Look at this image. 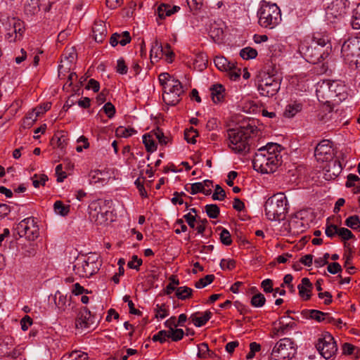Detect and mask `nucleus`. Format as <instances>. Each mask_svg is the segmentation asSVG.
Masks as SVG:
<instances>
[{
    "mask_svg": "<svg viewBox=\"0 0 360 360\" xmlns=\"http://www.w3.org/2000/svg\"><path fill=\"white\" fill-rule=\"evenodd\" d=\"M281 146L276 143H269L259 148L252 160L254 169L262 174L274 172L282 163Z\"/></svg>",
    "mask_w": 360,
    "mask_h": 360,
    "instance_id": "1",
    "label": "nucleus"
},
{
    "mask_svg": "<svg viewBox=\"0 0 360 360\" xmlns=\"http://www.w3.org/2000/svg\"><path fill=\"white\" fill-rule=\"evenodd\" d=\"M255 133H257V128L250 124L229 129L228 131L229 148L235 153L244 155L248 153L250 148V139Z\"/></svg>",
    "mask_w": 360,
    "mask_h": 360,
    "instance_id": "2",
    "label": "nucleus"
},
{
    "mask_svg": "<svg viewBox=\"0 0 360 360\" xmlns=\"http://www.w3.org/2000/svg\"><path fill=\"white\" fill-rule=\"evenodd\" d=\"M159 81L163 87L162 99L164 102L169 105H176L184 93L180 81L167 72L161 73L159 75Z\"/></svg>",
    "mask_w": 360,
    "mask_h": 360,
    "instance_id": "3",
    "label": "nucleus"
},
{
    "mask_svg": "<svg viewBox=\"0 0 360 360\" xmlns=\"http://www.w3.org/2000/svg\"><path fill=\"white\" fill-rule=\"evenodd\" d=\"M258 23L264 27L274 29L281 22V12L276 4L264 0L260 2L257 11Z\"/></svg>",
    "mask_w": 360,
    "mask_h": 360,
    "instance_id": "4",
    "label": "nucleus"
},
{
    "mask_svg": "<svg viewBox=\"0 0 360 360\" xmlns=\"http://www.w3.org/2000/svg\"><path fill=\"white\" fill-rule=\"evenodd\" d=\"M265 214L271 221L285 219L288 210V200L283 193H278L267 199L264 205Z\"/></svg>",
    "mask_w": 360,
    "mask_h": 360,
    "instance_id": "5",
    "label": "nucleus"
},
{
    "mask_svg": "<svg viewBox=\"0 0 360 360\" xmlns=\"http://www.w3.org/2000/svg\"><path fill=\"white\" fill-rule=\"evenodd\" d=\"M101 266V262L96 254H89L77 258L73 266L75 274L80 277L89 278L96 274Z\"/></svg>",
    "mask_w": 360,
    "mask_h": 360,
    "instance_id": "6",
    "label": "nucleus"
},
{
    "mask_svg": "<svg viewBox=\"0 0 360 360\" xmlns=\"http://www.w3.org/2000/svg\"><path fill=\"white\" fill-rule=\"evenodd\" d=\"M89 214L91 221L98 225H105L112 221L110 202L104 200H97L89 205Z\"/></svg>",
    "mask_w": 360,
    "mask_h": 360,
    "instance_id": "7",
    "label": "nucleus"
},
{
    "mask_svg": "<svg viewBox=\"0 0 360 360\" xmlns=\"http://www.w3.org/2000/svg\"><path fill=\"white\" fill-rule=\"evenodd\" d=\"M342 56L352 69L360 67V37H354L345 41L341 49Z\"/></svg>",
    "mask_w": 360,
    "mask_h": 360,
    "instance_id": "8",
    "label": "nucleus"
},
{
    "mask_svg": "<svg viewBox=\"0 0 360 360\" xmlns=\"http://www.w3.org/2000/svg\"><path fill=\"white\" fill-rule=\"evenodd\" d=\"M295 353L294 342L290 338H284L276 342L271 354L274 360H289Z\"/></svg>",
    "mask_w": 360,
    "mask_h": 360,
    "instance_id": "9",
    "label": "nucleus"
},
{
    "mask_svg": "<svg viewBox=\"0 0 360 360\" xmlns=\"http://www.w3.org/2000/svg\"><path fill=\"white\" fill-rule=\"evenodd\" d=\"M281 79L269 73H264L258 84V90L262 96L272 97L275 96L281 88Z\"/></svg>",
    "mask_w": 360,
    "mask_h": 360,
    "instance_id": "10",
    "label": "nucleus"
},
{
    "mask_svg": "<svg viewBox=\"0 0 360 360\" xmlns=\"http://www.w3.org/2000/svg\"><path fill=\"white\" fill-rule=\"evenodd\" d=\"M15 230L20 237H25L30 241H34L39 235V229L33 217H27L20 221Z\"/></svg>",
    "mask_w": 360,
    "mask_h": 360,
    "instance_id": "11",
    "label": "nucleus"
},
{
    "mask_svg": "<svg viewBox=\"0 0 360 360\" xmlns=\"http://www.w3.org/2000/svg\"><path fill=\"white\" fill-rule=\"evenodd\" d=\"M316 347L321 355L326 359L331 358L338 351L336 342L329 333L323 334L321 338H319Z\"/></svg>",
    "mask_w": 360,
    "mask_h": 360,
    "instance_id": "12",
    "label": "nucleus"
},
{
    "mask_svg": "<svg viewBox=\"0 0 360 360\" xmlns=\"http://www.w3.org/2000/svg\"><path fill=\"white\" fill-rule=\"evenodd\" d=\"M6 38L9 42H15L22 39L25 32L24 22L18 19L13 18L9 21Z\"/></svg>",
    "mask_w": 360,
    "mask_h": 360,
    "instance_id": "13",
    "label": "nucleus"
},
{
    "mask_svg": "<svg viewBox=\"0 0 360 360\" xmlns=\"http://www.w3.org/2000/svg\"><path fill=\"white\" fill-rule=\"evenodd\" d=\"M333 149L328 140L321 141L316 147L314 156L319 162H328L333 158Z\"/></svg>",
    "mask_w": 360,
    "mask_h": 360,
    "instance_id": "14",
    "label": "nucleus"
},
{
    "mask_svg": "<svg viewBox=\"0 0 360 360\" xmlns=\"http://www.w3.org/2000/svg\"><path fill=\"white\" fill-rule=\"evenodd\" d=\"M349 6L348 0H334L326 11L327 18L330 19L343 17L347 13Z\"/></svg>",
    "mask_w": 360,
    "mask_h": 360,
    "instance_id": "15",
    "label": "nucleus"
},
{
    "mask_svg": "<svg viewBox=\"0 0 360 360\" xmlns=\"http://www.w3.org/2000/svg\"><path fill=\"white\" fill-rule=\"evenodd\" d=\"M300 52L303 55L305 60L310 63H319L323 59V53L315 45L309 46L307 44L303 43L300 46Z\"/></svg>",
    "mask_w": 360,
    "mask_h": 360,
    "instance_id": "16",
    "label": "nucleus"
},
{
    "mask_svg": "<svg viewBox=\"0 0 360 360\" xmlns=\"http://www.w3.org/2000/svg\"><path fill=\"white\" fill-rule=\"evenodd\" d=\"M93 323V316H91L90 311L88 310L87 308L84 307L78 313L75 322L76 327L82 329L86 328Z\"/></svg>",
    "mask_w": 360,
    "mask_h": 360,
    "instance_id": "17",
    "label": "nucleus"
},
{
    "mask_svg": "<svg viewBox=\"0 0 360 360\" xmlns=\"http://www.w3.org/2000/svg\"><path fill=\"white\" fill-rule=\"evenodd\" d=\"M342 169L341 163L340 161L335 160L330 162L324 172V178L326 180L335 179L341 173Z\"/></svg>",
    "mask_w": 360,
    "mask_h": 360,
    "instance_id": "18",
    "label": "nucleus"
},
{
    "mask_svg": "<svg viewBox=\"0 0 360 360\" xmlns=\"http://www.w3.org/2000/svg\"><path fill=\"white\" fill-rule=\"evenodd\" d=\"M205 186H212V181L210 180H205L202 182H197L191 185L190 189L186 188V190L189 191L192 195L198 193H202L206 195L212 193V189H206Z\"/></svg>",
    "mask_w": 360,
    "mask_h": 360,
    "instance_id": "19",
    "label": "nucleus"
},
{
    "mask_svg": "<svg viewBox=\"0 0 360 360\" xmlns=\"http://www.w3.org/2000/svg\"><path fill=\"white\" fill-rule=\"evenodd\" d=\"M329 82L323 80L321 82L318 83L316 93L318 99L321 102H328V99L330 98V86Z\"/></svg>",
    "mask_w": 360,
    "mask_h": 360,
    "instance_id": "20",
    "label": "nucleus"
},
{
    "mask_svg": "<svg viewBox=\"0 0 360 360\" xmlns=\"http://www.w3.org/2000/svg\"><path fill=\"white\" fill-rule=\"evenodd\" d=\"M212 313L207 310L204 313L197 312L191 314L190 319L196 327H202L211 319Z\"/></svg>",
    "mask_w": 360,
    "mask_h": 360,
    "instance_id": "21",
    "label": "nucleus"
},
{
    "mask_svg": "<svg viewBox=\"0 0 360 360\" xmlns=\"http://www.w3.org/2000/svg\"><path fill=\"white\" fill-rule=\"evenodd\" d=\"M300 296L304 300H308L311 297V292L313 286L308 278H303L301 284L297 286Z\"/></svg>",
    "mask_w": 360,
    "mask_h": 360,
    "instance_id": "22",
    "label": "nucleus"
},
{
    "mask_svg": "<svg viewBox=\"0 0 360 360\" xmlns=\"http://www.w3.org/2000/svg\"><path fill=\"white\" fill-rule=\"evenodd\" d=\"M92 31L94 38L96 42H102L107 34L105 25L103 21L95 22Z\"/></svg>",
    "mask_w": 360,
    "mask_h": 360,
    "instance_id": "23",
    "label": "nucleus"
},
{
    "mask_svg": "<svg viewBox=\"0 0 360 360\" xmlns=\"http://www.w3.org/2000/svg\"><path fill=\"white\" fill-rule=\"evenodd\" d=\"M109 176L107 172L95 170L92 171L89 174V181L91 184H101L104 185L108 183Z\"/></svg>",
    "mask_w": 360,
    "mask_h": 360,
    "instance_id": "24",
    "label": "nucleus"
},
{
    "mask_svg": "<svg viewBox=\"0 0 360 360\" xmlns=\"http://www.w3.org/2000/svg\"><path fill=\"white\" fill-rule=\"evenodd\" d=\"M180 9L178 6H171L167 4H161L157 8L158 18L160 20L165 19L167 16H170L174 13H176Z\"/></svg>",
    "mask_w": 360,
    "mask_h": 360,
    "instance_id": "25",
    "label": "nucleus"
},
{
    "mask_svg": "<svg viewBox=\"0 0 360 360\" xmlns=\"http://www.w3.org/2000/svg\"><path fill=\"white\" fill-rule=\"evenodd\" d=\"M212 99L214 103H219L224 101L226 92L224 86L216 84L210 87Z\"/></svg>",
    "mask_w": 360,
    "mask_h": 360,
    "instance_id": "26",
    "label": "nucleus"
},
{
    "mask_svg": "<svg viewBox=\"0 0 360 360\" xmlns=\"http://www.w3.org/2000/svg\"><path fill=\"white\" fill-rule=\"evenodd\" d=\"M131 41V37L129 33L127 31L123 32L122 34L115 33L113 34L110 40V43L112 46H115L118 44L122 46H125Z\"/></svg>",
    "mask_w": 360,
    "mask_h": 360,
    "instance_id": "27",
    "label": "nucleus"
},
{
    "mask_svg": "<svg viewBox=\"0 0 360 360\" xmlns=\"http://www.w3.org/2000/svg\"><path fill=\"white\" fill-rule=\"evenodd\" d=\"M302 315L309 319H313L319 323L324 321L325 312L316 309H304L302 311Z\"/></svg>",
    "mask_w": 360,
    "mask_h": 360,
    "instance_id": "28",
    "label": "nucleus"
},
{
    "mask_svg": "<svg viewBox=\"0 0 360 360\" xmlns=\"http://www.w3.org/2000/svg\"><path fill=\"white\" fill-rule=\"evenodd\" d=\"M314 45H318L324 47L330 43V37L326 32H316L313 36Z\"/></svg>",
    "mask_w": 360,
    "mask_h": 360,
    "instance_id": "29",
    "label": "nucleus"
},
{
    "mask_svg": "<svg viewBox=\"0 0 360 360\" xmlns=\"http://www.w3.org/2000/svg\"><path fill=\"white\" fill-rule=\"evenodd\" d=\"M209 35L214 42L219 43L223 39L224 31L216 23L211 25Z\"/></svg>",
    "mask_w": 360,
    "mask_h": 360,
    "instance_id": "30",
    "label": "nucleus"
},
{
    "mask_svg": "<svg viewBox=\"0 0 360 360\" xmlns=\"http://www.w3.org/2000/svg\"><path fill=\"white\" fill-rule=\"evenodd\" d=\"M302 105L299 103L294 102L289 103L286 105L285 109L283 112V116L287 118H291L294 117L297 112L301 111Z\"/></svg>",
    "mask_w": 360,
    "mask_h": 360,
    "instance_id": "31",
    "label": "nucleus"
},
{
    "mask_svg": "<svg viewBox=\"0 0 360 360\" xmlns=\"http://www.w3.org/2000/svg\"><path fill=\"white\" fill-rule=\"evenodd\" d=\"M162 56V45L156 41L150 49L151 61L153 63L158 62Z\"/></svg>",
    "mask_w": 360,
    "mask_h": 360,
    "instance_id": "32",
    "label": "nucleus"
},
{
    "mask_svg": "<svg viewBox=\"0 0 360 360\" xmlns=\"http://www.w3.org/2000/svg\"><path fill=\"white\" fill-rule=\"evenodd\" d=\"M155 317L157 319H163L169 316V307L165 304H157L154 308Z\"/></svg>",
    "mask_w": 360,
    "mask_h": 360,
    "instance_id": "33",
    "label": "nucleus"
},
{
    "mask_svg": "<svg viewBox=\"0 0 360 360\" xmlns=\"http://www.w3.org/2000/svg\"><path fill=\"white\" fill-rule=\"evenodd\" d=\"M53 210L56 214L65 217L70 212V205L63 204L60 200H57L53 204Z\"/></svg>",
    "mask_w": 360,
    "mask_h": 360,
    "instance_id": "34",
    "label": "nucleus"
},
{
    "mask_svg": "<svg viewBox=\"0 0 360 360\" xmlns=\"http://www.w3.org/2000/svg\"><path fill=\"white\" fill-rule=\"evenodd\" d=\"M214 63L217 68L221 71H228L231 69V64L224 56H216Z\"/></svg>",
    "mask_w": 360,
    "mask_h": 360,
    "instance_id": "35",
    "label": "nucleus"
},
{
    "mask_svg": "<svg viewBox=\"0 0 360 360\" xmlns=\"http://www.w3.org/2000/svg\"><path fill=\"white\" fill-rule=\"evenodd\" d=\"M143 143L148 151H155L157 149V144L155 142L153 135L150 133L143 136Z\"/></svg>",
    "mask_w": 360,
    "mask_h": 360,
    "instance_id": "36",
    "label": "nucleus"
},
{
    "mask_svg": "<svg viewBox=\"0 0 360 360\" xmlns=\"http://www.w3.org/2000/svg\"><path fill=\"white\" fill-rule=\"evenodd\" d=\"M87 354L81 351H72L71 353L65 354L62 360H87Z\"/></svg>",
    "mask_w": 360,
    "mask_h": 360,
    "instance_id": "37",
    "label": "nucleus"
},
{
    "mask_svg": "<svg viewBox=\"0 0 360 360\" xmlns=\"http://www.w3.org/2000/svg\"><path fill=\"white\" fill-rule=\"evenodd\" d=\"M193 290L187 286H181L176 290V296L179 300H186L192 295Z\"/></svg>",
    "mask_w": 360,
    "mask_h": 360,
    "instance_id": "38",
    "label": "nucleus"
},
{
    "mask_svg": "<svg viewBox=\"0 0 360 360\" xmlns=\"http://www.w3.org/2000/svg\"><path fill=\"white\" fill-rule=\"evenodd\" d=\"M51 142L53 146L63 150L68 145V139L64 135H60V136L55 135Z\"/></svg>",
    "mask_w": 360,
    "mask_h": 360,
    "instance_id": "39",
    "label": "nucleus"
},
{
    "mask_svg": "<svg viewBox=\"0 0 360 360\" xmlns=\"http://www.w3.org/2000/svg\"><path fill=\"white\" fill-rule=\"evenodd\" d=\"M240 56L245 60L253 59L257 57V51L252 47H245L240 50Z\"/></svg>",
    "mask_w": 360,
    "mask_h": 360,
    "instance_id": "40",
    "label": "nucleus"
},
{
    "mask_svg": "<svg viewBox=\"0 0 360 360\" xmlns=\"http://www.w3.org/2000/svg\"><path fill=\"white\" fill-rule=\"evenodd\" d=\"M266 298L263 294L258 292L252 296L250 303L254 307H262L264 305Z\"/></svg>",
    "mask_w": 360,
    "mask_h": 360,
    "instance_id": "41",
    "label": "nucleus"
},
{
    "mask_svg": "<svg viewBox=\"0 0 360 360\" xmlns=\"http://www.w3.org/2000/svg\"><path fill=\"white\" fill-rule=\"evenodd\" d=\"M327 81L329 82L328 84L330 87V98L333 99L335 97L340 96L341 92L337 91V89H343V86L342 85H340L338 83V82H337V81H330V80H327Z\"/></svg>",
    "mask_w": 360,
    "mask_h": 360,
    "instance_id": "42",
    "label": "nucleus"
},
{
    "mask_svg": "<svg viewBox=\"0 0 360 360\" xmlns=\"http://www.w3.org/2000/svg\"><path fill=\"white\" fill-rule=\"evenodd\" d=\"M207 216L211 219H216L219 214V208L215 204L207 205L205 207Z\"/></svg>",
    "mask_w": 360,
    "mask_h": 360,
    "instance_id": "43",
    "label": "nucleus"
},
{
    "mask_svg": "<svg viewBox=\"0 0 360 360\" xmlns=\"http://www.w3.org/2000/svg\"><path fill=\"white\" fill-rule=\"evenodd\" d=\"M345 225L353 230H357L360 226V219L359 216L353 215L349 217L345 220Z\"/></svg>",
    "mask_w": 360,
    "mask_h": 360,
    "instance_id": "44",
    "label": "nucleus"
},
{
    "mask_svg": "<svg viewBox=\"0 0 360 360\" xmlns=\"http://www.w3.org/2000/svg\"><path fill=\"white\" fill-rule=\"evenodd\" d=\"M54 301L58 309L64 310L67 302L65 296L62 295L59 291H57L54 296Z\"/></svg>",
    "mask_w": 360,
    "mask_h": 360,
    "instance_id": "45",
    "label": "nucleus"
},
{
    "mask_svg": "<svg viewBox=\"0 0 360 360\" xmlns=\"http://www.w3.org/2000/svg\"><path fill=\"white\" fill-rule=\"evenodd\" d=\"M351 24L354 29H360V4L353 11Z\"/></svg>",
    "mask_w": 360,
    "mask_h": 360,
    "instance_id": "46",
    "label": "nucleus"
},
{
    "mask_svg": "<svg viewBox=\"0 0 360 360\" xmlns=\"http://www.w3.org/2000/svg\"><path fill=\"white\" fill-rule=\"evenodd\" d=\"M214 279V276L213 274H209L205 276L204 278L198 280L195 283V286L197 288H202L206 287L207 285L210 284Z\"/></svg>",
    "mask_w": 360,
    "mask_h": 360,
    "instance_id": "47",
    "label": "nucleus"
},
{
    "mask_svg": "<svg viewBox=\"0 0 360 360\" xmlns=\"http://www.w3.org/2000/svg\"><path fill=\"white\" fill-rule=\"evenodd\" d=\"M25 9L32 14L39 10V0H27Z\"/></svg>",
    "mask_w": 360,
    "mask_h": 360,
    "instance_id": "48",
    "label": "nucleus"
},
{
    "mask_svg": "<svg viewBox=\"0 0 360 360\" xmlns=\"http://www.w3.org/2000/svg\"><path fill=\"white\" fill-rule=\"evenodd\" d=\"M169 338H171L173 341L177 342L181 340L184 337V332L182 329L179 328H173L172 330H169Z\"/></svg>",
    "mask_w": 360,
    "mask_h": 360,
    "instance_id": "49",
    "label": "nucleus"
},
{
    "mask_svg": "<svg viewBox=\"0 0 360 360\" xmlns=\"http://www.w3.org/2000/svg\"><path fill=\"white\" fill-rule=\"evenodd\" d=\"M134 132V129H127L124 127H119L115 131L116 136L118 137L127 138L131 136Z\"/></svg>",
    "mask_w": 360,
    "mask_h": 360,
    "instance_id": "50",
    "label": "nucleus"
},
{
    "mask_svg": "<svg viewBox=\"0 0 360 360\" xmlns=\"http://www.w3.org/2000/svg\"><path fill=\"white\" fill-rule=\"evenodd\" d=\"M295 326V323L294 322H290L288 323H283L281 321L278 323V327L276 328V334L283 335L288 329H292Z\"/></svg>",
    "mask_w": 360,
    "mask_h": 360,
    "instance_id": "51",
    "label": "nucleus"
},
{
    "mask_svg": "<svg viewBox=\"0 0 360 360\" xmlns=\"http://www.w3.org/2000/svg\"><path fill=\"white\" fill-rule=\"evenodd\" d=\"M46 181H48V176L46 175L34 174L32 178V184L35 188H39L41 185H44Z\"/></svg>",
    "mask_w": 360,
    "mask_h": 360,
    "instance_id": "52",
    "label": "nucleus"
},
{
    "mask_svg": "<svg viewBox=\"0 0 360 360\" xmlns=\"http://www.w3.org/2000/svg\"><path fill=\"white\" fill-rule=\"evenodd\" d=\"M212 198L214 200H223L226 198V192L219 185H216Z\"/></svg>",
    "mask_w": 360,
    "mask_h": 360,
    "instance_id": "53",
    "label": "nucleus"
},
{
    "mask_svg": "<svg viewBox=\"0 0 360 360\" xmlns=\"http://www.w3.org/2000/svg\"><path fill=\"white\" fill-rule=\"evenodd\" d=\"M167 338H169L168 330H160L158 333L155 334L153 336L152 340L155 342L158 341L160 343H163L167 340Z\"/></svg>",
    "mask_w": 360,
    "mask_h": 360,
    "instance_id": "54",
    "label": "nucleus"
},
{
    "mask_svg": "<svg viewBox=\"0 0 360 360\" xmlns=\"http://www.w3.org/2000/svg\"><path fill=\"white\" fill-rule=\"evenodd\" d=\"M219 265L223 270H232L236 267V262L231 259H222Z\"/></svg>",
    "mask_w": 360,
    "mask_h": 360,
    "instance_id": "55",
    "label": "nucleus"
},
{
    "mask_svg": "<svg viewBox=\"0 0 360 360\" xmlns=\"http://www.w3.org/2000/svg\"><path fill=\"white\" fill-rule=\"evenodd\" d=\"M162 55L166 57V60L169 63H171L174 56V53L171 49V46L169 44H165L162 45Z\"/></svg>",
    "mask_w": 360,
    "mask_h": 360,
    "instance_id": "56",
    "label": "nucleus"
},
{
    "mask_svg": "<svg viewBox=\"0 0 360 360\" xmlns=\"http://www.w3.org/2000/svg\"><path fill=\"white\" fill-rule=\"evenodd\" d=\"M220 240L225 245H230L232 243L231 234L226 229H223L220 233Z\"/></svg>",
    "mask_w": 360,
    "mask_h": 360,
    "instance_id": "57",
    "label": "nucleus"
},
{
    "mask_svg": "<svg viewBox=\"0 0 360 360\" xmlns=\"http://www.w3.org/2000/svg\"><path fill=\"white\" fill-rule=\"evenodd\" d=\"M338 236L341 237L343 240H348L354 237L352 231L347 228H340L338 230Z\"/></svg>",
    "mask_w": 360,
    "mask_h": 360,
    "instance_id": "58",
    "label": "nucleus"
},
{
    "mask_svg": "<svg viewBox=\"0 0 360 360\" xmlns=\"http://www.w3.org/2000/svg\"><path fill=\"white\" fill-rule=\"evenodd\" d=\"M103 110L109 118L113 117L115 113V108L110 102L106 103L103 105Z\"/></svg>",
    "mask_w": 360,
    "mask_h": 360,
    "instance_id": "59",
    "label": "nucleus"
},
{
    "mask_svg": "<svg viewBox=\"0 0 360 360\" xmlns=\"http://www.w3.org/2000/svg\"><path fill=\"white\" fill-rule=\"evenodd\" d=\"M210 354V349L207 344L201 343L198 345V356L200 358H207V354Z\"/></svg>",
    "mask_w": 360,
    "mask_h": 360,
    "instance_id": "60",
    "label": "nucleus"
},
{
    "mask_svg": "<svg viewBox=\"0 0 360 360\" xmlns=\"http://www.w3.org/2000/svg\"><path fill=\"white\" fill-rule=\"evenodd\" d=\"M327 270L332 274H335L342 271V267L338 262H333L328 265Z\"/></svg>",
    "mask_w": 360,
    "mask_h": 360,
    "instance_id": "61",
    "label": "nucleus"
},
{
    "mask_svg": "<svg viewBox=\"0 0 360 360\" xmlns=\"http://www.w3.org/2000/svg\"><path fill=\"white\" fill-rule=\"evenodd\" d=\"M56 175L58 182H63L67 177L66 173L63 171L62 165H58L56 167Z\"/></svg>",
    "mask_w": 360,
    "mask_h": 360,
    "instance_id": "62",
    "label": "nucleus"
},
{
    "mask_svg": "<svg viewBox=\"0 0 360 360\" xmlns=\"http://www.w3.org/2000/svg\"><path fill=\"white\" fill-rule=\"evenodd\" d=\"M261 286L263 288L264 291L265 292H273V282L271 279L266 278L264 281H262L261 283Z\"/></svg>",
    "mask_w": 360,
    "mask_h": 360,
    "instance_id": "63",
    "label": "nucleus"
},
{
    "mask_svg": "<svg viewBox=\"0 0 360 360\" xmlns=\"http://www.w3.org/2000/svg\"><path fill=\"white\" fill-rule=\"evenodd\" d=\"M32 324V319L27 315L24 316L20 321L21 329L26 331Z\"/></svg>",
    "mask_w": 360,
    "mask_h": 360,
    "instance_id": "64",
    "label": "nucleus"
}]
</instances>
